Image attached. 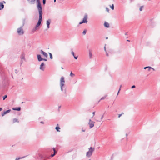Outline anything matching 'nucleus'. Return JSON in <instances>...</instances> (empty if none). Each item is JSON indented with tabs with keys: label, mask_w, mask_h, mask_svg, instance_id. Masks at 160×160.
Masks as SVG:
<instances>
[{
	"label": "nucleus",
	"mask_w": 160,
	"mask_h": 160,
	"mask_svg": "<svg viewBox=\"0 0 160 160\" xmlns=\"http://www.w3.org/2000/svg\"><path fill=\"white\" fill-rule=\"evenodd\" d=\"M65 82L64 78L63 77H61L60 80V86L62 91H63V88L65 86Z\"/></svg>",
	"instance_id": "obj_2"
},
{
	"label": "nucleus",
	"mask_w": 160,
	"mask_h": 160,
	"mask_svg": "<svg viewBox=\"0 0 160 160\" xmlns=\"http://www.w3.org/2000/svg\"><path fill=\"white\" fill-rule=\"evenodd\" d=\"M4 5L3 3L0 2V10H2L4 8Z\"/></svg>",
	"instance_id": "obj_14"
},
{
	"label": "nucleus",
	"mask_w": 160,
	"mask_h": 160,
	"mask_svg": "<svg viewBox=\"0 0 160 160\" xmlns=\"http://www.w3.org/2000/svg\"><path fill=\"white\" fill-rule=\"evenodd\" d=\"M51 22V20L50 19H48L46 21V24L47 26V28L48 29L50 27V24Z\"/></svg>",
	"instance_id": "obj_13"
},
{
	"label": "nucleus",
	"mask_w": 160,
	"mask_h": 160,
	"mask_svg": "<svg viewBox=\"0 0 160 160\" xmlns=\"http://www.w3.org/2000/svg\"><path fill=\"white\" fill-rule=\"evenodd\" d=\"M37 58H38V60L39 61H41L42 60H44L45 61H47V60L46 59L43 58H42L41 57V55H39V54L37 55Z\"/></svg>",
	"instance_id": "obj_9"
},
{
	"label": "nucleus",
	"mask_w": 160,
	"mask_h": 160,
	"mask_svg": "<svg viewBox=\"0 0 160 160\" xmlns=\"http://www.w3.org/2000/svg\"><path fill=\"white\" fill-rule=\"evenodd\" d=\"M39 20L37 25H36V27H39L40 25L42 22V12H39Z\"/></svg>",
	"instance_id": "obj_5"
},
{
	"label": "nucleus",
	"mask_w": 160,
	"mask_h": 160,
	"mask_svg": "<svg viewBox=\"0 0 160 160\" xmlns=\"http://www.w3.org/2000/svg\"><path fill=\"white\" fill-rule=\"evenodd\" d=\"M88 18V16L87 15H85L84 18H83V20L82 21L80 22L79 23V24H81L83 23H87L88 22V21L87 19Z\"/></svg>",
	"instance_id": "obj_7"
},
{
	"label": "nucleus",
	"mask_w": 160,
	"mask_h": 160,
	"mask_svg": "<svg viewBox=\"0 0 160 160\" xmlns=\"http://www.w3.org/2000/svg\"><path fill=\"white\" fill-rule=\"evenodd\" d=\"M74 57V58L75 59H77V58H78V57H76L75 56H73Z\"/></svg>",
	"instance_id": "obj_41"
},
{
	"label": "nucleus",
	"mask_w": 160,
	"mask_h": 160,
	"mask_svg": "<svg viewBox=\"0 0 160 160\" xmlns=\"http://www.w3.org/2000/svg\"><path fill=\"white\" fill-rule=\"evenodd\" d=\"M62 68L63 69V68H62Z\"/></svg>",
	"instance_id": "obj_55"
},
{
	"label": "nucleus",
	"mask_w": 160,
	"mask_h": 160,
	"mask_svg": "<svg viewBox=\"0 0 160 160\" xmlns=\"http://www.w3.org/2000/svg\"><path fill=\"white\" fill-rule=\"evenodd\" d=\"M106 11L107 12H109V9L108 7H106Z\"/></svg>",
	"instance_id": "obj_32"
},
{
	"label": "nucleus",
	"mask_w": 160,
	"mask_h": 160,
	"mask_svg": "<svg viewBox=\"0 0 160 160\" xmlns=\"http://www.w3.org/2000/svg\"><path fill=\"white\" fill-rule=\"evenodd\" d=\"M107 97V95H106L104 97H102L100 99V100L104 99H105Z\"/></svg>",
	"instance_id": "obj_26"
},
{
	"label": "nucleus",
	"mask_w": 160,
	"mask_h": 160,
	"mask_svg": "<svg viewBox=\"0 0 160 160\" xmlns=\"http://www.w3.org/2000/svg\"><path fill=\"white\" fill-rule=\"evenodd\" d=\"M75 74L72 73V72L70 73V76L72 77H73L75 76Z\"/></svg>",
	"instance_id": "obj_24"
},
{
	"label": "nucleus",
	"mask_w": 160,
	"mask_h": 160,
	"mask_svg": "<svg viewBox=\"0 0 160 160\" xmlns=\"http://www.w3.org/2000/svg\"><path fill=\"white\" fill-rule=\"evenodd\" d=\"M120 88H119V90H118V92L117 93V95H118L119 93V91H120Z\"/></svg>",
	"instance_id": "obj_39"
},
{
	"label": "nucleus",
	"mask_w": 160,
	"mask_h": 160,
	"mask_svg": "<svg viewBox=\"0 0 160 160\" xmlns=\"http://www.w3.org/2000/svg\"><path fill=\"white\" fill-rule=\"evenodd\" d=\"M127 41H128V42H129L130 41L129 40H127Z\"/></svg>",
	"instance_id": "obj_54"
},
{
	"label": "nucleus",
	"mask_w": 160,
	"mask_h": 160,
	"mask_svg": "<svg viewBox=\"0 0 160 160\" xmlns=\"http://www.w3.org/2000/svg\"><path fill=\"white\" fill-rule=\"evenodd\" d=\"M87 32V30H85L82 33L83 35H85L86 33Z\"/></svg>",
	"instance_id": "obj_31"
},
{
	"label": "nucleus",
	"mask_w": 160,
	"mask_h": 160,
	"mask_svg": "<svg viewBox=\"0 0 160 160\" xmlns=\"http://www.w3.org/2000/svg\"><path fill=\"white\" fill-rule=\"evenodd\" d=\"M37 8L38 11V12H42V8L39 0H37Z\"/></svg>",
	"instance_id": "obj_4"
},
{
	"label": "nucleus",
	"mask_w": 160,
	"mask_h": 160,
	"mask_svg": "<svg viewBox=\"0 0 160 160\" xmlns=\"http://www.w3.org/2000/svg\"><path fill=\"white\" fill-rule=\"evenodd\" d=\"M95 112H92L93 117L94 115H95Z\"/></svg>",
	"instance_id": "obj_43"
},
{
	"label": "nucleus",
	"mask_w": 160,
	"mask_h": 160,
	"mask_svg": "<svg viewBox=\"0 0 160 160\" xmlns=\"http://www.w3.org/2000/svg\"><path fill=\"white\" fill-rule=\"evenodd\" d=\"M37 27H36V26L35 27V28L33 29V31H36L37 30Z\"/></svg>",
	"instance_id": "obj_33"
},
{
	"label": "nucleus",
	"mask_w": 160,
	"mask_h": 160,
	"mask_svg": "<svg viewBox=\"0 0 160 160\" xmlns=\"http://www.w3.org/2000/svg\"><path fill=\"white\" fill-rule=\"evenodd\" d=\"M135 88V85H133V86H132L131 87L132 88Z\"/></svg>",
	"instance_id": "obj_38"
},
{
	"label": "nucleus",
	"mask_w": 160,
	"mask_h": 160,
	"mask_svg": "<svg viewBox=\"0 0 160 160\" xmlns=\"http://www.w3.org/2000/svg\"><path fill=\"white\" fill-rule=\"evenodd\" d=\"M53 150L54 151V154H56L57 153V152L55 150V148H52Z\"/></svg>",
	"instance_id": "obj_25"
},
{
	"label": "nucleus",
	"mask_w": 160,
	"mask_h": 160,
	"mask_svg": "<svg viewBox=\"0 0 160 160\" xmlns=\"http://www.w3.org/2000/svg\"><path fill=\"white\" fill-rule=\"evenodd\" d=\"M89 58L90 59H91L92 58V53L90 50H89Z\"/></svg>",
	"instance_id": "obj_15"
},
{
	"label": "nucleus",
	"mask_w": 160,
	"mask_h": 160,
	"mask_svg": "<svg viewBox=\"0 0 160 160\" xmlns=\"http://www.w3.org/2000/svg\"><path fill=\"white\" fill-rule=\"evenodd\" d=\"M122 86V85H121L120 86V88H120V89H121V88Z\"/></svg>",
	"instance_id": "obj_50"
},
{
	"label": "nucleus",
	"mask_w": 160,
	"mask_h": 160,
	"mask_svg": "<svg viewBox=\"0 0 160 160\" xmlns=\"http://www.w3.org/2000/svg\"><path fill=\"white\" fill-rule=\"evenodd\" d=\"M11 111V110L10 109H9V110H8L6 111H4V112H2V116H4L6 114L8 113L9 112H10V111Z\"/></svg>",
	"instance_id": "obj_12"
},
{
	"label": "nucleus",
	"mask_w": 160,
	"mask_h": 160,
	"mask_svg": "<svg viewBox=\"0 0 160 160\" xmlns=\"http://www.w3.org/2000/svg\"><path fill=\"white\" fill-rule=\"evenodd\" d=\"M71 54H72L73 56H74L75 55H74V52H73V51H72V52H71Z\"/></svg>",
	"instance_id": "obj_35"
},
{
	"label": "nucleus",
	"mask_w": 160,
	"mask_h": 160,
	"mask_svg": "<svg viewBox=\"0 0 160 160\" xmlns=\"http://www.w3.org/2000/svg\"><path fill=\"white\" fill-rule=\"evenodd\" d=\"M36 157L37 159H39L41 160H46V158L44 157V156L41 154L39 153L37 154Z\"/></svg>",
	"instance_id": "obj_6"
},
{
	"label": "nucleus",
	"mask_w": 160,
	"mask_h": 160,
	"mask_svg": "<svg viewBox=\"0 0 160 160\" xmlns=\"http://www.w3.org/2000/svg\"><path fill=\"white\" fill-rule=\"evenodd\" d=\"M25 157V156H24V157H20V158L17 157V158H16L15 160H19L20 159L23 158Z\"/></svg>",
	"instance_id": "obj_20"
},
{
	"label": "nucleus",
	"mask_w": 160,
	"mask_h": 160,
	"mask_svg": "<svg viewBox=\"0 0 160 160\" xmlns=\"http://www.w3.org/2000/svg\"><path fill=\"white\" fill-rule=\"evenodd\" d=\"M46 3V0H43V4H45Z\"/></svg>",
	"instance_id": "obj_34"
},
{
	"label": "nucleus",
	"mask_w": 160,
	"mask_h": 160,
	"mask_svg": "<svg viewBox=\"0 0 160 160\" xmlns=\"http://www.w3.org/2000/svg\"><path fill=\"white\" fill-rule=\"evenodd\" d=\"M55 128L56 129V130L58 131V132H60V131L59 130V129H60V127H56Z\"/></svg>",
	"instance_id": "obj_22"
},
{
	"label": "nucleus",
	"mask_w": 160,
	"mask_h": 160,
	"mask_svg": "<svg viewBox=\"0 0 160 160\" xmlns=\"http://www.w3.org/2000/svg\"><path fill=\"white\" fill-rule=\"evenodd\" d=\"M143 8H144V6H140V8H139V10H140V11H142V10Z\"/></svg>",
	"instance_id": "obj_23"
},
{
	"label": "nucleus",
	"mask_w": 160,
	"mask_h": 160,
	"mask_svg": "<svg viewBox=\"0 0 160 160\" xmlns=\"http://www.w3.org/2000/svg\"><path fill=\"white\" fill-rule=\"evenodd\" d=\"M55 155V154L53 153V154L51 155V157H53Z\"/></svg>",
	"instance_id": "obj_40"
},
{
	"label": "nucleus",
	"mask_w": 160,
	"mask_h": 160,
	"mask_svg": "<svg viewBox=\"0 0 160 160\" xmlns=\"http://www.w3.org/2000/svg\"><path fill=\"white\" fill-rule=\"evenodd\" d=\"M2 2V3H3H3H5L6 2L5 1H2V2Z\"/></svg>",
	"instance_id": "obj_45"
},
{
	"label": "nucleus",
	"mask_w": 160,
	"mask_h": 160,
	"mask_svg": "<svg viewBox=\"0 0 160 160\" xmlns=\"http://www.w3.org/2000/svg\"><path fill=\"white\" fill-rule=\"evenodd\" d=\"M31 4H33L35 2V0H28Z\"/></svg>",
	"instance_id": "obj_21"
},
{
	"label": "nucleus",
	"mask_w": 160,
	"mask_h": 160,
	"mask_svg": "<svg viewBox=\"0 0 160 160\" xmlns=\"http://www.w3.org/2000/svg\"><path fill=\"white\" fill-rule=\"evenodd\" d=\"M110 7L112 9V10H113L114 9V5L113 4H112V6H111L110 5Z\"/></svg>",
	"instance_id": "obj_29"
},
{
	"label": "nucleus",
	"mask_w": 160,
	"mask_h": 160,
	"mask_svg": "<svg viewBox=\"0 0 160 160\" xmlns=\"http://www.w3.org/2000/svg\"><path fill=\"white\" fill-rule=\"evenodd\" d=\"M25 54L24 53L22 54L20 57L21 59H23L25 60Z\"/></svg>",
	"instance_id": "obj_17"
},
{
	"label": "nucleus",
	"mask_w": 160,
	"mask_h": 160,
	"mask_svg": "<svg viewBox=\"0 0 160 160\" xmlns=\"http://www.w3.org/2000/svg\"><path fill=\"white\" fill-rule=\"evenodd\" d=\"M2 110V108H0V111Z\"/></svg>",
	"instance_id": "obj_49"
},
{
	"label": "nucleus",
	"mask_w": 160,
	"mask_h": 160,
	"mask_svg": "<svg viewBox=\"0 0 160 160\" xmlns=\"http://www.w3.org/2000/svg\"><path fill=\"white\" fill-rule=\"evenodd\" d=\"M104 50L105 51H106V47L105 46L104 47Z\"/></svg>",
	"instance_id": "obj_48"
},
{
	"label": "nucleus",
	"mask_w": 160,
	"mask_h": 160,
	"mask_svg": "<svg viewBox=\"0 0 160 160\" xmlns=\"http://www.w3.org/2000/svg\"><path fill=\"white\" fill-rule=\"evenodd\" d=\"M95 122L91 120V119H89V122L88 123V124L89 126V127L90 128H92L94 126Z\"/></svg>",
	"instance_id": "obj_8"
},
{
	"label": "nucleus",
	"mask_w": 160,
	"mask_h": 160,
	"mask_svg": "<svg viewBox=\"0 0 160 160\" xmlns=\"http://www.w3.org/2000/svg\"><path fill=\"white\" fill-rule=\"evenodd\" d=\"M49 55H50V58L51 59H52V54L51 53H49Z\"/></svg>",
	"instance_id": "obj_27"
},
{
	"label": "nucleus",
	"mask_w": 160,
	"mask_h": 160,
	"mask_svg": "<svg viewBox=\"0 0 160 160\" xmlns=\"http://www.w3.org/2000/svg\"><path fill=\"white\" fill-rule=\"evenodd\" d=\"M40 70L44 71L45 69L44 64V63H42L40 65Z\"/></svg>",
	"instance_id": "obj_10"
},
{
	"label": "nucleus",
	"mask_w": 160,
	"mask_h": 160,
	"mask_svg": "<svg viewBox=\"0 0 160 160\" xmlns=\"http://www.w3.org/2000/svg\"><path fill=\"white\" fill-rule=\"evenodd\" d=\"M15 71H16V73H17V70H16Z\"/></svg>",
	"instance_id": "obj_52"
},
{
	"label": "nucleus",
	"mask_w": 160,
	"mask_h": 160,
	"mask_svg": "<svg viewBox=\"0 0 160 160\" xmlns=\"http://www.w3.org/2000/svg\"><path fill=\"white\" fill-rule=\"evenodd\" d=\"M24 23L23 22L22 25L18 28L17 29V33L18 35L19 36H22L25 33V31L24 29Z\"/></svg>",
	"instance_id": "obj_1"
},
{
	"label": "nucleus",
	"mask_w": 160,
	"mask_h": 160,
	"mask_svg": "<svg viewBox=\"0 0 160 160\" xmlns=\"http://www.w3.org/2000/svg\"><path fill=\"white\" fill-rule=\"evenodd\" d=\"M94 151V148L90 147L89 151L86 153V156L88 157H90L92 155L93 152Z\"/></svg>",
	"instance_id": "obj_3"
},
{
	"label": "nucleus",
	"mask_w": 160,
	"mask_h": 160,
	"mask_svg": "<svg viewBox=\"0 0 160 160\" xmlns=\"http://www.w3.org/2000/svg\"><path fill=\"white\" fill-rule=\"evenodd\" d=\"M147 68H152L150 67L149 66H148V67H144V69H146Z\"/></svg>",
	"instance_id": "obj_28"
},
{
	"label": "nucleus",
	"mask_w": 160,
	"mask_h": 160,
	"mask_svg": "<svg viewBox=\"0 0 160 160\" xmlns=\"http://www.w3.org/2000/svg\"><path fill=\"white\" fill-rule=\"evenodd\" d=\"M148 68V70L149 71L151 69H152L153 71H154V70H155L154 69V68Z\"/></svg>",
	"instance_id": "obj_36"
},
{
	"label": "nucleus",
	"mask_w": 160,
	"mask_h": 160,
	"mask_svg": "<svg viewBox=\"0 0 160 160\" xmlns=\"http://www.w3.org/2000/svg\"><path fill=\"white\" fill-rule=\"evenodd\" d=\"M13 123H14L17 122H18L19 121H18V119H17L14 118L13 119Z\"/></svg>",
	"instance_id": "obj_19"
},
{
	"label": "nucleus",
	"mask_w": 160,
	"mask_h": 160,
	"mask_svg": "<svg viewBox=\"0 0 160 160\" xmlns=\"http://www.w3.org/2000/svg\"><path fill=\"white\" fill-rule=\"evenodd\" d=\"M7 95H5L3 97V100H4L7 97Z\"/></svg>",
	"instance_id": "obj_30"
},
{
	"label": "nucleus",
	"mask_w": 160,
	"mask_h": 160,
	"mask_svg": "<svg viewBox=\"0 0 160 160\" xmlns=\"http://www.w3.org/2000/svg\"><path fill=\"white\" fill-rule=\"evenodd\" d=\"M104 26L106 27V28H108L109 27V24L106 22H105L104 23Z\"/></svg>",
	"instance_id": "obj_16"
},
{
	"label": "nucleus",
	"mask_w": 160,
	"mask_h": 160,
	"mask_svg": "<svg viewBox=\"0 0 160 160\" xmlns=\"http://www.w3.org/2000/svg\"><path fill=\"white\" fill-rule=\"evenodd\" d=\"M106 56H109V55H108V53L107 52H106Z\"/></svg>",
	"instance_id": "obj_42"
},
{
	"label": "nucleus",
	"mask_w": 160,
	"mask_h": 160,
	"mask_svg": "<svg viewBox=\"0 0 160 160\" xmlns=\"http://www.w3.org/2000/svg\"><path fill=\"white\" fill-rule=\"evenodd\" d=\"M85 130H83V129L82 130V131L83 132H85Z\"/></svg>",
	"instance_id": "obj_47"
},
{
	"label": "nucleus",
	"mask_w": 160,
	"mask_h": 160,
	"mask_svg": "<svg viewBox=\"0 0 160 160\" xmlns=\"http://www.w3.org/2000/svg\"><path fill=\"white\" fill-rule=\"evenodd\" d=\"M56 0H54V2H55Z\"/></svg>",
	"instance_id": "obj_53"
},
{
	"label": "nucleus",
	"mask_w": 160,
	"mask_h": 160,
	"mask_svg": "<svg viewBox=\"0 0 160 160\" xmlns=\"http://www.w3.org/2000/svg\"><path fill=\"white\" fill-rule=\"evenodd\" d=\"M122 114H123V113H122V114H119V115H118V117L119 118H120V117L122 116Z\"/></svg>",
	"instance_id": "obj_37"
},
{
	"label": "nucleus",
	"mask_w": 160,
	"mask_h": 160,
	"mask_svg": "<svg viewBox=\"0 0 160 160\" xmlns=\"http://www.w3.org/2000/svg\"><path fill=\"white\" fill-rule=\"evenodd\" d=\"M103 115H102L101 118V119L102 120L103 118Z\"/></svg>",
	"instance_id": "obj_44"
},
{
	"label": "nucleus",
	"mask_w": 160,
	"mask_h": 160,
	"mask_svg": "<svg viewBox=\"0 0 160 160\" xmlns=\"http://www.w3.org/2000/svg\"><path fill=\"white\" fill-rule=\"evenodd\" d=\"M126 137H127V136H128V134H127V133H126Z\"/></svg>",
	"instance_id": "obj_51"
},
{
	"label": "nucleus",
	"mask_w": 160,
	"mask_h": 160,
	"mask_svg": "<svg viewBox=\"0 0 160 160\" xmlns=\"http://www.w3.org/2000/svg\"><path fill=\"white\" fill-rule=\"evenodd\" d=\"M40 52H41V53L44 56V57H46V58H47V57H48V55H47V53L46 52H44L42 50H40Z\"/></svg>",
	"instance_id": "obj_11"
},
{
	"label": "nucleus",
	"mask_w": 160,
	"mask_h": 160,
	"mask_svg": "<svg viewBox=\"0 0 160 160\" xmlns=\"http://www.w3.org/2000/svg\"><path fill=\"white\" fill-rule=\"evenodd\" d=\"M89 160H91L90 159H89Z\"/></svg>",
	"instance_id": "obj_56"
},
{
	"label": "nucleus",
	"mask_w": 160,
	"mask_h": 160,
	"mask_svg": "<svg viewBox=\"0 0 160 160\" xmlns=\"http://www.w3.org/2000/svg\"><path fill=\"white\" fill-rule=\"evenodd\" d=\"M40 123H41L42 124H44V122H43V121H41V122H40Z\"/></svg>",
	"instance_id": "obj_46"
},
{
	"label": "nucleus",
	"mask_w": 160,
	"mask_h": 160,
	"mask_svg": "<svg viewBox=\"0 0 160 160\" xmlns=\"http://www.w3.org/2000/svg\"><path fill=\"white\" fill-rule=\"evenodd\" d=\"M13 109L15 110L20 111L21 109L20 107L13 108Z\"/></svg>",
	"instance_id": "obj_18"
}]
</instances>
